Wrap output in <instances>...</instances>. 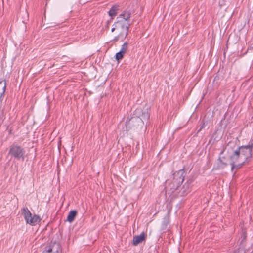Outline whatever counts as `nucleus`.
<instances>
[{
    "label": "nucleus",
    "instance_id": "obj_7",
    "mask_svg": "<svg viewBox=\"0 0 253 253\" xmlns=\"http://www.w3.org/2000/svg\"><path fill=\"white\" fill-rule=\"evenodd\" d=\"M130 13L128 11L123 12L117 18V21H121L122 23H127V21L129 19Z\"/></svg>",
    "mask_w": 253,
    "mask_h": 253
},
{
    "label": "nucleus",
    "instance_id": "obj_14",
    "mask_svg": "<svg viewBox=\"0 0 253 253\" xmlns=\"http://www.w3.org/2000/svg\"><path fill=\"white\" fill-rule=\"evenodd\" d=\"M124 54V53H122V52L121 51L117 53L115 56L116 59L117 61H119L123 57Z\"/></svg>",
    "mask_w": 253,
    "mask_h": 253
},
{
    "label": "nucleus",
    "instance_id": "obj_2",
    "mask_svg": "<svg viewBox=\"0 0 253 253\" xmlns=\"http://www.w3.org/2000/svg\"><path fill=\"white\" fill-rule=\"evenodd\" d=\"M128 30V23H122L121 21H117L111 30L115 35L114 40L117 41L120 39H125L127 35Z\"/></svg>",
    "mask_w": 253,
    "mask_h": 253
},
{
    "label": "nucleus",
    "instance_id": "obj_15",
    "mask_svg": "<svg viewBox=\"0 0 253 253\" xmlns=\"http://www.w3.org/2000/svg\"><path fill=\"white\" fill-rule=\"evenodd\" d=\"M176 253H180L179 251H177Z\"/></svg>",
    "mask_w": 253,
    "mask_h": 253
},
{
    "label": "nucleus",
    "instance_id": "obj_8",
    "mask_svg": "<svg viewBox=\"0 0 253 253\" xmlns=\"http://www.w3.org/2000/svg\"><path fill=\"white\" fill-rule=\"evenodd\" d=\"M6 83L5 80L0 82V104L1 103L5 91Z\"/></svg>",
    "mask_w": 253,
    "mask_h": 253
},
{
    "label": "nucleus",
    "instance_id": "obj_11",
    "mask_svg": "<svg viewBox=\"0 0 253 253\" xmlns=\"http://www.w3.org/2000/svg\"><path fill=\"white\" fill-rule=\"evenodd\" d=\"M118 10V6L116 5L113 6L109 12V15L113 17L116 15L117 11Z\"/></svg>",
    "mask_w": 253,
    "mask_h": 253
},
{
    "label": "nucleus",
    "instance_id": "obj_6",
    "mask_svg": "<svg viewBox=\"0 0 253 253\" xmlns=\"http://www.w3.org/2000/svg\"><path fill=\"white\" fill-rule=\"evenodd\" d=\"M9 154L17 159H24V152L19 146L13 145L11 146Z\"/></svg>",
    "mask_w": 253,
    "mask_h": 253
},
{
    "label": "nucleus",
    "instance_id": "obj_4",
    "mask_svg": "<svg viewBox=\"0 0 253 253\" xmlns=\"http://www.w3.org/2000/svg\"><path fill=\"white\" fill-rule=\"evenodd\" d=\"M149 117V115L146 109L143 112L141 118L137 117L132 119L131 123H133L134 127L136 128L142 127L144 126V123L143 120H147Z\"/></svg>",
    "mask_w": 253,
    "mask_h": 253
},
{
    "label": "nucleus",
    "instance_id": "obj_1",
    "mask_svg": "<svg viewBox=\"0 0 253 253\" xmlns=\"http://www.w3.org/2000/svg\"><path fill=\"white\" fill-rule=\"evenodd\" d=\"M184 171L180 170L175 172L171 178L166 181V189L169 193L174 192L184 180Z\"/></svg>",
    "mask_w": 253,
    "mask_h": 253
},
{
    "label": "nucleus",
    "instance_id": "obj_5",
    "mask_svg": "<svg viewBox=\"0 0 253 253\" xmlns=\"http://www.w3.org/2000/svg\"><path fill=\"white\" fill-rule=\"evenodd\" d=\"M62 249L58 242H51L49 245L45 248L42 253H61Z\"/></svg>",
    "mask_w": 253,
    "mask_h": 253
},
{
    "label": "nucleus",
    "instance_id": "obj_12",
    "mask_svg": "<svg viewBox=\"0 0 253 253\" xmlns=\"http://www.w3.org/2000/svg\"><path fill=\"white\" fill-rule=\"evenodd\" d=\"M190 182H187L184 184L183 186V188L184 189L182 192L183 194H185L189 189Z\"/></svg>",
    "mask_w": 253,
    "mask_h": 253
},
{
    "label": "nucleus",
    "instance_id": "obj_10",
    "mask_svg": "<svg viewBox=\"0 0 253 253\" xmlns=\"http://www.w3.org/2000/svg\"><path fill=\"white\" fill-rule=\"evenodd\" d=\"M77 213L76 211H75V210L71 211L69 212V213L67 216V220L68 222H69L70 223L74 221L75 217L76 216Z\"/></svg>",
    "mask_w": 253,
    "mask_h": 253
},
{
    "label": "nucleus",
    "instance_id": "obj_3",
    "mask_svg": "<svg viewBox=\"0 0 253 253\" xmlns=\"http://www.w3.org/2000/svg\"><path fill=\"white\" fill-rule=\"evenodd\" d=\"M27 223L34 226L40 222L41 218L37 215H32L27 208H24L22 211Z\"/></svg>",
    "mask_w": 253,
    "mask_h": 253
},
{
    "label": "nucleus",
    "instance_id": "obj_13",
    "mask_svg": "<svg viewBox=\"0 0 253 253\" xmlns=\"http://www.w3.org/2000/svg\"><path fill=\"white\" fill-rule=\"evenodd\" d=\"M127 42H125L122 46L121 52H122L123 53H125L127 50Z\"/></svg>",
    "mask_w": 253,
    "mask_h": 253
},
{
    "label": "nucleus",
    "instance_id": "obj_9",
    "mask_svg": "<svg viewBox=\"0 0 253 253\" xmlns=\"http://www.w3.org/2000/svg\"><path fill=\"white\" fill-rule=\"evenodd\" d=\"M146 235L144 232L141 233L139 236H135L133 239V245L136 246L139 243H141L143 241L145 240Z\"/></svg>",
    "mask_w": 253,
    "mask_h": 253
}]
</instances>
